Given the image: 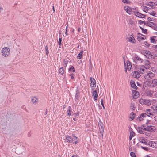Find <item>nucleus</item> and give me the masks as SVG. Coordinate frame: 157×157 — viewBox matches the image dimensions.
<instances>
[{
  "label": "nucleus",
  "instance_id": "1",
  "mask_svg": "<svg viewBox=\"0 0 157 157\" xmlns=\"http://www.w3.org/2000/svg\"><path fill=\"white\" fill-rule=\"evenodd\" d=\"M155 76V75L154 73L149 71H147L143 74L144 78L147 79H150Z\"/></svg>",
  "mask_w": 157,
  "mask_h": 157
},
{
  "label": "nucleus",
  "instance_id": "2",
  "mask_svg": "<svg viewBox=\"0 0 157 157\" xmlns=\"http://www.w3.org/2000/svg\"><path fill=\"white\" fill-rule=\"evenodd\" d=\"M10 49L8 47L4 48L2 50V53L3 56L5 57L8 56L10 54Z\"/></svg>",
  "mask_w": 157,
  "mask_h": 157
},
{
  "label": "nucleus",
  "instance_id": "3",
  "mask_svg": "<svg viewBox=\"0 0 157 157\" xmlns=\"http://www.w3.org/2000/svg\"><path fill=\"white\" fill-rule=\"evenodd\" d=\"M124 67L125 69V72H127V70L129 71L131 69L132 65L131 63L128 60L126 61V62L124 61Z\"/></svg>",
  "mask_w": 157,
  "mask_h": 157
},
{
  "label": "nucleus",
  "instance_id": "4",
  "mask_svg": "<svg viewBox=\"0 0 157 157\" xmlns=\"http://www.w3.org/2000/svg\"><path fill=\"white\" fill-rule=\"evenodd\" d=\"M133 61L136 64L141 63H142L143 60L139 56H136L133 58Z\"/></svg>",
  "mask_w": 157,
  "mask_h": 157
},
{
  "label": "nucleus",
  "instance_id": "5",
  "mask_svg": "<svg viewBox=\"0 0 157 157\" xmlns=\"http://www.w3.org/2000/svg\"><path fill=\"white\" fill-rule=\"evenodd\" d=\"M91 81L90 86L92 90H94L96 86V82L94 79L92 77L90 78Z\"/></svg>",
  "mask_w": 157,
  "mask_h": 157
},
{
  "label": "nucleus",
  "instance_id": "6",
  "mask_svg": "<svg viewBox=\"0 0 157 157\" xmlns=\"http://www.w3.org/2000/svg\"><path fill=\"white\" fill-rule=\"evenodd\" d=\"M138 71L141 73L144 74L147 71V68L144 66H140L138 68Z\"/></svg>",
  "mask_w": 157,
  "mask_h": 157
},
{
  "label": "nucleus",
  "instance_id": "7",
  "mask_svg": "<svg viewBox=\"0 0 157 157\" xmlns=\"http://www.w3.org/2000/svg\"><path fill=\"white\" fill-rule=\"evenodd\" d=\"M148 83L153 87H155L157 86V78H155L152 80L148 81Z\"/></svg>",
  "mask_w": 157,
  "mask_h": 157
},
{
  "label": "nucleus",
  "instance_id": "8",
  "mask_svg": "<svg viewBox=\"0 0 157 157\" xmlns=\"http://www.w3.org/2000/svg\"><path fill=\"white\" fill-rule=\"evenodd\" d=\"M148 145L152 148H157V141H152L149 142Z\"/></svg>",
  "mask_w": 157,
  "mask_h": 157
},
{
  "label": "nucleus",
  "instance_id": "9",
  "mask_svg": "<svg viewBox=\"0 0 157 157\" xmlns=\"http://www.w3.org/2000/svg\"><path fill=\"white\" fill-rule=\"evenodd\" d=\"M144 130L145 131L153 132L155 129V127L153 126H147V127L144 128Z\"/></svg>",
  "mask_w": 157,
  "mask_h": 157
},
{
  "label": "nucleus",
  "instance_id": "10",
  "mask_svg": "<svg viewBox=\"0 0 157 157\" xmlns=\"http://www.w3.org/2000/svg\"><path fill=\"white\" fill-rule=\"evenodd\" d=\"M97 89L98 91V86H97V88L96 90L93 91V95L94 98V100L95 101L97 100L98 99V94L97 93Z\"/></svg>",
  "mask_w": 157,
  "mask_h": 157
},
{
  "label": "nucleus",
  "instance_id": "11",
  "mask_svg": "<svg viewBox=\"0 0 157 157\" xmlns=\"http://www.w3.org/2000/svg\"><path fill=\"white\" fill-rule=\"evenodd\" d=\"M135 15L136 17L140 18H144L145 17V15L142 14L138 12H134Z\"/></svg>",
  "mask_w": 157,
  "mask_h": 157
},
{
  "label": "nucleus",
  "instance_id": "12",
  "mask_svg": "<svg viewBox=\"0 0 157 157\" xmlns=\"http://www.w3.org/2000/svg\"><path fill=\"white\" fill-rule=\"evenodd\" d=\"M127 40L133 43H135L136 42V40L134 37L132 35H130L127 38Z\"/></svg>",
  "mask_w": 157,
  "mask_h": 157
},
{
  "label": "nucleus",
  "instance_id": "13",
  "mask_svg": "<svg viewBox=\"0 0 157 157\" xmlns=\"http://www.w3.org/2000/svg\"><path fill=\"white\" fill-rule=\"evenodd\" d=\"M132 75L133 77L136 78H139L140 76V73L137 71H134L132 72Z\"/></svg>",
  "mask_w": 157,
  "mask_h": 157
},
{
  "label": "nucleus",
  "instance_id": "14",
  "mask_svg": "<svg viewBox=\"0 0 157 157\" xmlns=\"http://www.w3.org/2000/svg\"><path fill=\"white\" fill-rule=\"evenodd\" d=\"M150 40L151 43H156L157 41V36H153L150 37Z\"/></svg>",
  "mask_w": 157,
  "mask_h": 157
},
{
  "label": "nucleus",
  "instance_id": "15",
  "mask_svg": "<svg viewBox=\"0 0 157 157\" xmlns=\"http://www.w3.org/2000/svg\"><path fill=\"white\" fill-rule=\"evenodd\" d=\"M143 113L146 114V116H147L148 117H151V116H153V113L152 112V111L149 109H147L146 110V113Z\"/></svg>",
  "mask_w": 157,
  "mask_h": 157
},
{
  "label": "nucleus",
  "instance_id": "16",
  "mask_svg": "<svg viewBox=\"0 0 157 157\" xmlns=\"http://www.w3.org/2000/svg\"><path fill=\"white\" fill-rule=\"evenodd\" d=\"M79 140V138L77 137L74 136L72 137V143H73V144H76L78 143Z\"/></svg>",
  "mask_w": 157,
  "mask_h": 157
},
{
  "label": "nucleus",
  "instance_id": "17",
  "mask_svg": "<svg viewBox=\"0 0 157 157\" xmlns=\"http://www.w3.org/2000/svg\"><path fill=\"white\" fill-rule=\"evenodd\" d=\"M31 101L34 104H36L39 102V100L36 97H34L32 98Z\"/></svg>",
  "mask_w": 157,
  "mask_h": 157
},
{
  "label": "nucleus",
  "instance_id": "18",
  "mask_svg": "<svg viewBox=\"0 0 157 157\" xmlns=\"http://www.w3.org/2000/svg\"><path fill=\"white\" fill-rule=\"evenodd\" d=\"M72 137L69 136H66V138L64 139L65 141L68 143H72Z\"/></svg>",
  "mask_w": 157,
  "mask_h": 157
},
{
  "label": "nucleus",
  "instance_id": "19",
  "mask_svg": "<svg viewBox=\"0 0 157 157\" xmlns=\"http://www.w3.org/2000/svg\"><path fill=\"white\" fill-rule=\"evenodd\" d=\"M138 36L137 38V39L138 41H141V40L144 39V37L142 36H144V37H145V36H143L141 34L138 33Z\"/></svg>",
  "mask_w": 157,
  "mask_h": 157
},
{
  "label": "nucleus",
  "instance_id": "20",
  "mask_svg": "<svg viewBox=\"0 0 157 157\" xmlns=\"http://www.w3.org/2000/svg\"><path fill=\"white\" fill-rule=\"evenodd\" d=\"M139 141L142 143H144L145 144H147V143L146 142L147 140L145 139L144 138L142 137H141L139 138Z\"/></svg>",
  "mask_w": 157,
  "mask_h": 157
},
{
  "label": "nucleus",
  "instance_id": "21",
  "mask_svg": "<svg viewBox=\"0 0 157 157\" xmlns=\"http://www.w3.org/2000/svg\"><path fill=\"white\" fill-rule=\"evenodd\" d=\"M155 23L151 22H147L146 21V25L148 26H149L153 28L154 26Z\"/></svg>",
  "mask_w": 157,
  "mask_h": 157
},
{
  "label": "nucleus",
  "instance_id": "22",
  "mask_svg": "<svg viewBox=\"0 0 157 157\" xmlns=\"http://www.w3.org/2000/svg\"><path fill=\"white\" fill-rule=\"evenodd\" d=\"M146 5L147 6L151 7L152 8H155L154 2H147Z\"/></svg>",
  "mask_w": 157,
  "mask_h": 157
},
{
  "label": "nucleus",
  "instance_id": "23",
  "mask_svg": "<svg viewBox=\"0 0 157 157\" xmlns=\"http://www.w3.org/2000/svg\"><path fill=\"white\" fill-rule=\"evenodd\" d=\"M98 126L99 129H104V125L102 122L100 121H99L98 123Z\"/></svg>",
  "mask_w": 157,
  "mask_h": 157
},
{
  "label": "nucleus",
  "instance_id": "24",
  "mask_svg": "<svg viewBox=\"0 0 157 157\" xmlns=\"http://www.w3.org/2000/svg\"><path fill=\"white\" fill-rule=\"evenodd\" d=\"M83 51L82 50L78 54L77 56V59H80L83 56Z\"/></svg>",
  "mask_w": 157,
  "mask_h": 157
},
{
  "label": "nucleus",
  "instance_id": "25",
  "mask_svg": "<svg viewBox=\"0 0 157 157\" xmlns=\"http://www.w3.org/2000/svg\"><path fill=\"white\" fill-rule=\"evenodd\" d=\"M130 84L131 85V86L132 88H133V89L137 90V87L136 86L135 82L134 81H131L130 82Z\"/></svg>",
  "mask_w": 157,
  "mask_h": 157
},
{
  "label": "nucleus",
  "instance_id": "26",
  "mask_svg": "<svg viewBox=\"0 0 157 157\" xmlns=\"http://www.w3.org/2000/svg\"><path fill=\"white\" fill-rule=\"evenodd\" d=\"M151 102L149 100L144 99V104L147 105H151Z\"/></svg>",
  "mask_w": 157,
  "mask_h": 157
},
{
  "label": "nucleus",
  "instance_id": "27",
  "mask_svg": "<svg viewBox=\"0 0 157 157\" xmlns=\"http://www.w3.org/2000/svg\"><path fill=\"white\" fill-rule=\"evenodd\" d=\"M135 116V114L133 112H132L130 114L129 117V118L131 119L132 120H133L134 119Z\"/></svg>",
  "mask_w": 157,
  "mask_h": 157
},
{
  "label": "nucleus",
  "instance_id": "28",
  "mask_svg": "<svg viewBox=\"0 0 157 157\" xmlns=\"http://www.w3.org/2000/svg\"><path fill=\"white\" fill-rule=\"evenodd\" d=\"M125 10H126L127 12L129 14H131L132 11V9L129 7L127 6L126 7H125Z\"/></svg>",
  "mask_w": 157,
  "mask_h": 157
},
{
  "label": "nucleus",
  "instance_id": "29",
  "mask_svg": "<svg viewBox=\"0 0 157 157\" xmlns=\"http://www.w3.org/2000/svg\"><path fill=\"white\" fill-rule=\"evenodd\" d=\"M58 72L61 75H63V74L64 71L63 67H61L59 68L58 70Z\"/></svg>",
  "mask_w": 157,
  "mask_h": 157
},
{
  "label": "nucleus",
  "instance_id": "30",
  "mask_svg": "<svg viewBox=\"0 0 157 157\" xmlns=\"http://www.w3.org/2000/svg\"><path fill=\"white\" fill-rule=\"evenodd\" d=\"M146 117V114H144L143 113L142 114L140 117H139V120L140 121L143 120V118Z\"/></svg>",
  "mask_w": 157,
  "mask_h": 157
},
{
  "label": "nucleus",
  "instance_id": "31",
  "mask_svg": "<svg viewBox=\"0 0 157 157\" xmlns=\"http://www.w3.org/2000/svg\"><path fill=\"white\" fill-rule=\"evenodd\" d=\"M144 130V128H141L140 127H139L138 128L137 130L140 133L142 134L144 133L143 131V130Z\"/></svg>",
  "mask_w": 157,
  "mask_h": 157
},
{
  "label": "nucleus",
  "instance_id": "32",
  "mask_svg": "<svg viewBox=\"0 0 157 157\" xmlns=\"http://www.w3.org/2000/svg\"><path fill=\"white\" fill-rule=\"evenodd\" d=\"M148 7L146 6H143L142 7V10L146 13H147Z\"/></svg>",
  "mask_w": 157,
  "mask_h": 157
},
{
  "label": "nucleus",
  "instance_id": "33",
  "mask_svg": "<svg viewBox=\"0 0 157 157\" xmlns=\"http://www.w3.org/2000/svg\"><path fill=\"white\" fill-rule=\"evenodd\" d=\"M135 133L133 131H132L130 132L129 136V140H131L132 137L134 136Z\"/></svg>",
  "mask_w": 157,
  "mask_h": 157
},
{
  "label": "nucleus",
  "instance_id": "34",
  "mask_svg": "<svg viewBox=\"0 0 157 157\" xmlns=\"http://www.w3.org/2000/svg\"><path fill=\"white\" fill-rule=\"evenodd\" d=\"M152 108L154 110V112L157 113V106L154 105L152 106Z\"/></svg>",
  "mask_w": 157,
  "mask_h": 157
},
{
  "label": "nucleus",
  "instance_id": "35",
  "mask_svg": "<svg viewBox=\"0 0 157 157\" xmlns=\"http://www.w3.org/2000/svg\"><path fill=\"white\" fill-rule=\"evenodd\" d=\"M69 71H71L73 72H75V69L74 67L73 66H71L69 69Z\"/></svg>",
  "mask_w": 157,
  "mask_h": 157
},
{
  "label": "nucleus",
  "instance_id": "36",
  "mask_svg": "<svg viewBox=\"0 0 157 157\" xmlns=\"http://www.w3.org/2000/svg\"><path fill=\"white\" fill-rule=\"evenodd\" d=\"M131 109L132 110H134L135 109V108L134 107V105L133 104L131 103L130 106Z\"/></svg>",
  "mask_w": 157,
  "mask_h": 157
},
{
  "label": "nucleus",
  "instance_id": "37",
  "mask_svg": "<svg viewBox=\"0 0 157 157\" xmlns=\"http://www.w3.org/2000/svg\"><path fill=\"white\" fill-rule=\"evenodd\" d=\"M68 63V61L66 59H64L63 60V66L66 67Z\"/></svg>",
  "mask_w": 157,
  "mask_h": 157
},
{
  "label": "nucleus",
  "instance_id": "38",
  "mask_svg": "<svg viewBox=\"0 0 157 157\" xmlns=\"http://www.w3.org/2000/svg\"><path fill=\"white\" fill-rule=\"evenodd\" d=\"M138 23L140 24H144L145 25H146V22H145L144 21H142L141 20H139L138 21Z\"/></svg>",
  "mask_w": 157,
  "mask_h": 157
},
{
  "label": "nucleus",
  "instance_id": "39",
  "mask_svg": "<svg viewBox=\"0 0 157 157\" xmlns=\"http://www.w3.org/2000/svg\"><path fill=\"white\" fill-rule=\"evenodd\" d=\"M59 41L58 42V44L59 46H61V41H62V37L60 36L59 35Z\"/></svg>",
  "mask_w": 157,
  "mask_h": 157
},
{
  "label": "nucleus",
  "instance_id": "40",
  "mask_svg": "<svg viewBox=\"0 0 157 157\" xmlns=\"http://www.w3.org/2000/svg\"><path fill=\"white\" fill-rule=\"evenodd\" d=\"M100 130V132L101 136L102 138L103 137V132L104 131V129H101Z\"/></svg>",
  "mask_w": 157,
  "mask_h": 157
},
{
  "label": "nucleus",
  "instance_id": "41",
  "mask_svg": "<svg viewBox=\"0 0 157 157\" xmlns=\"http://www.w3.org/2000/svg\"><path fill=\"white\" fill-rule=\"evenodd\" d=\"M69 109H70L71 108V107L70 106L69 107ZM67 116L70 117L71 116V111L70 110V109L67 110Z\"/></svg>",
  "mask_w": 157,
  "mask_h": 157
},
{
  "label": "nucleus",
  "instance_id": "42",
  "mask_svg": "<svg viewBox=\"0 0 157 157\" xmlns=\"http://www.w3.org/2000/svg\"><path fill=\"white\" fill-rule=\"evenodd\" d=\"M144 44L145 45L146 47L148 48L150 46V44L147 41H145Z\"/></svg>",
  "mask_w": 157,
  "mask_h": 157
},
{
  "label": "nucleus",
  "instance_id": "43",
  "mask_svg": "<svg viewBox=\"0 0 157 157\" xmlns=\"http://www.w3.org/2000/svg\"><path fill=\"white\" fill-rule=\"evenodd\" d=\"M144 99H141L139 100V102L143 104H144Z\"/></svg>",
  "mask_w": 157,
  "mask_h": 157
},
{
  "label": "nucleus",
  "instance_id": "44",
  "mask_svg": "<svg viewBox=\"0 0 157 157\" xmlns=\"http://www.w3.org/2000/svg\"><path fill=\"white\" fill-rule=\"evenodd\" d=\"M130 155L132 157H136V155L135 153L133 152H130Z\"/></svg>",
  "mask_w": 157,
  "mask_h": 157
},
{
  "label": "nucleus",
  "instance_id": "45",
  "mask_svg": "<svg viewBox=\"0 0 157 157\" xmlns=\"http://www.w3.org/2000/svg\"><path fill=\"white\" fill-rule=\"evenodd\" d=\"M155 19L154 18L148 17L147 18L148 21H154Z\"/></svg>",
  "mask_w": 157,
  "mask_h": 157
},
{
  "label": "nucleus",
  "instance_id": "46",
  "mask_svg": "<svg viewBox=\"0 0 157 157\" xmlns=\"http://www.w3.org/2000/svg\"><path fill=\"white\" fill-rule=\"evenodd\" d=\"M129 23L132 25H133L134 24V22L133 21L131 20H129Z\"/></svg>",
  "mask_w": 157,
  "mask_h": 157
},
{
  "label": "nucleus",
  "instance_id": "47",
  "mask_svg": "<svg viewBox=\"0 0 157 157\" xmlns=\"http://www.w3.org/2000/svg\"><path fill=\"white\" fill-rule=\"evenodd\" d=\"M122 2L124 3H129L130 1L127 0H122Z\"/></svg>",
  "mask_w": 157,
  "mask_h": 157
},
{
  "label": "nucleus",
  "instance_id": "48",
  "mask_svg": "<svg viewBox=\"0 0 157 157\" xmlns=\"http://www.w3.org/2000/svg\"><path fill=\"white\" fill-rule=\"evenodd\" d=\"M76 98L78 99L79 97V94L78 91H76L75 95Z\"/></svg>",
  "mask_w": 157,
  "mask_h": 157
},
{
  "label": "nucleus",
  "instance_id": "49",
  "mask_svg": "<svg viewBox=\"0 0 157 157\" xmlns=\"http://www.w3.org/2000/svg\"><path fill=\"white\" fill-rule=\"evenodd\" d=\"M141 147L143 149H144L145 151H147L148 150V148L147 147H144L142 146H141Z\"/></svg>",
  "mask_w": 157,
  "mask_h": 157
},
{
  "label": "nucleus",
  "instance_id": "50",
  "mask_svg": "<svg viewBox=\"0 0 157 157\" xmlns=\"http://www.w3.org/2000/svg\"><path fill=\"white\" fill-rule=\"evenodd\" d=\"M153 29L155 30H157V24L155 23Z\"/></svg>",
  "mask_w": 157,
  "mask_h": 157
},
{
  "label": "nucleus",
  "instance_id": "51",
  "mask_svg": "<svg viewBox=\"0 0 157 157\" xmlns=\"http://www.w3.org/2000/svg\"><path fill=\"white\" fill-rule=\"evenodd\" d=\"M101 103L102 106L104 105L103 99L102 98L101 100Z\"/></svg>",
  "mask_w": 157,
  "mask_h": 157
},
{
  "label": "nucleus",
  "instance_id": "52",
  "mask_svg": "<svg viewBox=\"0 0 157 157\" xmlns=\"http://www.w3.org/2000/svg\"><path fill=\"white\" fill-rule=\"evenodd\" d=\"M142 32L144 34H146L147 33V30L146 29H144L143 30H142Z\"/></svg>",
  "mask_w": 157,
  "mask_h": 157
},
{
  "label": "nucleus",
  "instance_id": "53",
  "mask_svg": "<svg viewBox=\"0 0 157 157\" xmlns=\"http://www.w3.org/2000/svg\"><path fill=\"white\" fill-rule=\"evenodd\" d=\"M73 114L75 115V117L76 116H79V113L78 112L77 113H74Z\"/></svg>",
  "mask_w": 157,
  "mask_h": 157
},
{
  "label": "nucleus",
  "instance_id": "54",
  "mask_svg": "<svg viewBox=\"0 0 157 157\" xmlns=\"http://www.w3.org/2000/svg\"><path fill=\"white\" fill-rule=\"evenodd\" d=\"M45 52L47 56H48V54L49 53L48 49L45 50Z\"/></svg>",
  "mask_w": 157,
  "mask_h": 157
},
{
  "label": "nucleus",
  "instance_id": "55",
  "mask_svg": "<svg viewBox=\"0 0 157 157\" xmlns=\"http://www.w3.org/2000/svg\"><path fill=\"white\" fill-rule=\"evenodd\" d=\"M150 62L148 61V60H147L146 61V63H145V65H147V66L148 65H149L150 64Z\"/></svg>",
  "mask_w": 157,
  "mask_h": 157
},
{
  "label": "nucleus",
  "instance_id": "56",
  "mask_svg": "<svg viewBox=\"0 0 157 157\" xmlns=\"http://www.w3.org/2000/svg\"><path fill=\"white\" fill-rule=\"evenodd\" d=\"M150 14L153 16H155V15L156 14V13H155L153 12L151 13H150Z\"/></svg>",
  "mask_w": 157,
  "mask_h": 157
},
{
  "label": "nucleus",
  "instance_id": "57",
  "mask_svg": "<svg viewBox=\"0 0 157 157\" xmlns=\"http://www.w3.org/2000/svg\"><path fill=\"white\" fill-rule=\"evenodd\" d=\"M154 119L155 121H157V116H155Z\"/></svg>",
  "mask_w": 157,
  "mask_h": 157
},
{
  "label": "nucleus",
  "instance_id": "58",
  "mask_svg": "<svg viewBox=\"0 0 157 157\" xmlns=\"http://www.w3.org/2000/svg\"><path fill=\"white\" fill-rule=\"evenodd\" d=\"M73 74H72L70 75V76H71V78L73 79L74 78V77L73 76Z\"/></svg>",
  "mask_w": 157,
  "mask_h": 157
},
{
  "label": "nucleus",
  "instance_id": "59",
  "mask_svg": "<svg viewBox=\"0 0 157 157\" xmlns=\"http://www.w3.org/2000/svg\"><path fill=\"white\" fill-rule=\"evenodd\" d=\"M137 85L139 86H140L141 85V84H140L138 82H137Z\"/></svg>",
  "mask_w": 157,
  "mask_h": 157
},
{
  "label": "nucleus",
  "instance_id": "60",
  "mask_svg": "<svg viewBox=\"0 0 157 157\" xmlns=\"http://www.w3.org/2000/svg\"><path fill=\"white\" fill-rule=\"evenodd\" d=\"M3 8L1 7H0V12H2L3 10Z\"/></svg>",
  "mask_w": 157,
  "mask_h": 157
},
{
  "label": "nucleus",
  "instance_id": "61",
  "mask_svg": "<svg viewBox=\"0 0 157 157\" xmlns=\"http://www.w3.org/2000/svg\"><path fill=\"white\" fill-rule=\"evenodd\" d=\"M71 157H78V155H72Z\"/></svg>",
  "mask_w": 157,
  "mask_h": 157
},
{
  "label": "nucleus",
  "instance_id": "62",
  "mask_svg": "<svg viewBox=\"0 0 157 157\" xmlns=\"http://www.w3.org/2000/svg\"><path fill=\"white\" fill-rule=\"evenodd\" d=\"M154 6H157V1L155 2H154Z\"/></svg>",
  "mask_w": 157,
  "mask_h": 157
},
{
  "label": "nucleus",
  "instance_id": "63",
  "mask_svg": "<svg viewBox=\"0 0 157 157\" xmlns=\"http://www.w3.org/2000/svg\"><path fill=\"white\" fill-rule=\"evenodd\" d=\"M48 47L47 46H46L45 47V50L48 49Z\"/></svg>",
  "mask_w": 157,
  "mask_h": 157
},
{
  "label": "nucleus",
  "instance_id": "64",
  "mask_svg": "<svg viewBox=\"0 0 157 157\" xmlns=\"http://www.w3.org/2000/svg\"><path fill=\"white\" fill-rule=\"evenodd\" d=\"M144 157H151L150 156L147 155L145 156Z\"/></svg>",
  "mask_w": 157,
  "mask_h": 157
}]
</instances>
